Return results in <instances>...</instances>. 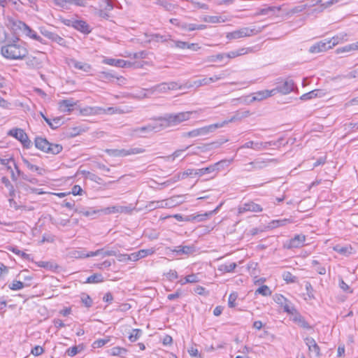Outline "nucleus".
Returning a JSON list of instances; mask_svg holds the SVG:
<instances>
[{
    "instance_id": "1",
    "label": "nucleus",
    "mask_w": 358,
    "mask_h": 358,
    "mask_svg": "<svg viewBox=\"0 0 358 358\" xmlns=\"http://www.w3.org/2000/svg\"><path fill=\"white\" fill-rule=\"evenodd\" d=\"M19 38H16L13 43L3 45L1 48V54L8 59L17 60L24 59L28 54V50L23 45L17 43Z\"/></svg>"
},
{
    "instance_id": "2",
    "label": "nucleus",
    "mask_w": 358,
    "mask_h": 358,
    "mask_svg": "<svg viewBox=\"0 0 358 358\" xmlns=\"http://www.w3.org/2000/svg\"><path fill=\"white\" fill-rule=\"evenodd\" d=\"M202 110L200 109L199 111ZM199 110L185 111L178 113L166 114L164 117H159L158 120L161 122L162 128L170 126H175L180 124L182 122L189 120L193 115L198 113Z\"/></svg>"
},
{
    "instance_id": "3",
    "label": "nucleus",
    "mask_w": 358,
    "mask_h": 358,
    "mask_svg": "<svg viewBox=\"0 0 358 358\" xmlns=\"http://www.w3.org/2000/svg\"><path fill=\"white\" fill-rule=\"evenodd\" d=\"M238 119H240V117H237V115H234L229 120H225L220 122H217L201 128L193 129L188 132H185L182 134V136L194 138L199 136H206L209 133L214 132L217 129L223 127L228 123L234 122Z\"/></svg>"
},
{
    "instance_id": "4",
    "label": "nucleus",
    "mask_w": 358,
    "mask_h": 358,
    "mask_svg": "<svg viewBox=\"0 0 358 358\" xmlns=\"http://www.w3.org/2000/svg\"><path fill=\"white\" fill-rule=\"evenodd\" d=\"M226 159L221 160L214 164L210 165L208 167L196 169L195 171V175L201 176L205 174L211 173L213 172H218L220 170L223 169L224 166H228L231 162Z\"/></svg>"
},
{
    "instance_id": "5",
    "label": "nucleus",
    "mask_w": 358,
    "mask_h": 358,
    "mask_svg": "<svg viewBox=\"0 0 358 358\" xmlns=\"http://www.w3.org/2000/svg\"><path fill=\"white\" fill-rule=\"evenodd\" d=\"M277 86L272 90H274L275 94L280 93L282 94H287L294 90L296 87L294 81L292 79L286 78L277 82Z\"/></svg>"
},
{
    "instance_id": "6",
    "label": "nucleus",
    "mask_w": 358,
    "mask_h": 358,
    "mask_svg": "<svg viewBox=\"0 0 358 358\" xmlns=\"http://www.w3.org/2000/svg\"><path fill=\"white\" fill-rule=\"evenodd\" d=\"M163 129L162 123H156L154 124H148L141 127H136L132 129L131 135L139 136V137H145V136L143 135L145 133L150 132H159Z\"/></svg>"
},
{
    "instance_id": "7",
    "label": "nucleus",
    "mask_w": 358,
    "mask_h": 358,
    "mask_svg": "<svg viewBox=\"0 0 358 358\" xmlns=\"http://www.w3.org/2000/svg\"><path fill=\"white\" fill-rule=\"evenodd\" d=\"M8 134L20 141L25 148H29L32 145L27 134L22 129H13L9 131Z\"/></svg>"
},
{
    "instance_id": "8",
    "label": "nucleus",
    "mask_w": 358,
    "mask_h": 358,
    "mask_svg": "<svg viewBox=\"0 0 358 358\" xmlns=\"http://www.w3.org/2000/svg\"><path fill=\"white\" fill-rule=\"evenodd\" d=\"M274 159L262 160L260 159H256L253 162L245 164V171L250 172L257 170H261L268 166V164L272 162H275Z\"/></svg>"
},
{
    "instance_id": "9",
    "label": "nucleus",
    "mask_w": 358,
    "mask_h": 358,
    "mask_svg": "<svg viewBox=\"0 0 358 358\" xmlns=\"http://www.w3.org/2000/svg\"><path fill=\"white\" fill-rule=\"evenodd\" d=\"M181 198L180 196H175L169 199L163 200L160 201H152L149 204L150 208H171L175 206L176 204L181 203L182 201H178V199Z\"/></svg>"
},
{
    "instance_id": "10",
    "label": "nucleus",
    "mask_w": 358,
    "mask_h": 358,
    "mask_svg": "<svg viewBox=\"0 0 358 358\" xmlns=\"http://www.w3.org/2000/svg\"><path fill=\"white\" fill-rule=\"evenodd\" d=\"M259 32L255 31V29H250L249 27H243L238 30L228 33L227 38L228 39H237L245 36H250Z\"/></svg>"
},
{
    "instance_id": "11",
    "label": "nucleus",
    "mask_w": 358,
    "mask_h": 358,
    "mask_svg": "<svg viewBox=\"0 0 358 358\" xmlns=\"http://www.w3.org/2000/svg\"><path fill=\"white\" fill-rule=\"evenodd\" d=\"M107 152L115 157H125L131 155H136L143 153L145 150L141 148H134L128 150L126 149H114V150H108Z\"/></svg>"
},
{
    "instance_id": "12",
    "label": "nucleus",
    "mask_w": 358,
    "mask_h": 358,
    "mask_svg": "<svg viewBox=\"0 0 358 358\" xmlns=\"http://www.w3.org/2000/svg\"><path fill=\"white\" fill-rule=\"evenodd\" d=\"M273 300L276 303L280 305L283 308L285 312L287 313H293L294 311H295L292 304L282 294H275L273 296Z\"/></svg>"
},
{
    "instance_id": "13",
    "label": "nucleus",
    "mask_w": 358,
    "mask_h": 358,
    "mask_svg": "<svg viewBox=\"0 0 358 358\" xmlns=\"http://www.w3.org/2000/svg\"><path fill=\"white\" fill-rule=\"evenodd\" d=\"M238 210V213H243L245 212L258 213L262 211V208L259 204L250 201L239 206Z\"/></svg>"
},
{
    "instance_id": "14",
    "label": "nucleus",
    "mask_w": 358,
    "mask_h": 358,
    "mask_svg": "<svg viewBox=\"0 0 358 358\" xmlns=\"http://www.w3.org/2000/svg\"><path fill=\"white\" fill-rule=\"evenodd\" d=\"M101 211L103 212L105 214L130 213L132 211V208L128 206H113L103 208L101 210Z\"/></svg>"
},
{
    "instance_id": "15",
    "label": "nucleus",
    "mask_w": 358,
    "mask_h": 358,
    "mask_svg": "<svg viewBox=\"0 0 358 358\" xmlns=\"http://www.w3.org/2000/svg\"><path fill=\"white\" fill-rule=\"evenodd\" d=\"M306 236L303 234L295 235L294 238H291L286 244V247L290 248H297L302 247L304 245Z\"/></svg>"
},
{
    "instance_id": "16",
    "label": "nucleus",
    "mask_w": 358,
    "mask_h": 358,
    "mask_svg": "<svg viewBox=\"0 0 358 358\" xmlns=\"http://www.w3.org/2000/svg\"><path fill=\"white\" fill-rule=\"evenodd\" d=\"M304 341L308 348L309 352L310 353H313L316 357H320L322 355L320 353V348L315 339L311 337H306Z\"/></svg>"
},
{
    "instance_id": "17",
    "label": "nucleus",
    "mask_w": 358,
    "mask_h": 358,
    "mask_svg": "<svg viewBox=\"0 0 358 358\" xmlns=\"http://www.w3.org/2000/svg\"><path fill=\"white\" fill-rule=\"evenodd\" d=\"M40 31L44 36L50 39L51 41H55L61 45H65V40L61 36H59L58 34L50 31L45 28H41Z\"/></svg>"
},
{
    "instance_id": "18",
    "label": "nucleus",
    "mask_w": 358,
    "mask_h": 358,
    "mask_svg": "<svg viewBox=\"0 0 358 358\" xmlns=\"http://www.w3.org/2000/svg\"><path fill=\"white\" fill-rule=\"evenodd\" d=\"M77 102L74 101L73 99H68L61 100L58 103L59 109L64 113H70L73 110V106L76 105Z\"/></svg>"
},
{
    "instance_id": "19",
    "label": "nucleus",
    "mask_w": 358,
    "mask_h": 358,
    "mask_svg": "<svg viewBox=\"0 0 358 358\" xmlns=\"http://www.w3.org/2000/svg\"><path fill=\"white\" fill-rule=\"evenodd\" d=\"M19 23L20 24L19 27L20 29H23L27 36H29L30 38L34 40L39 41L41 43H45L43 42V39L40 36H38L35 31L31 29L27 24L21 21H20Z\"/></svg>"
},
{
    "instance_id": "20",
    "label": "nucleus",
    "mask_w": 358,
    "mask_h": 358,
    "mask_svg": "<svg viewBox=\"0 0 358 358\" xmlns=\"http://www.w3.org/2000/svg\"><path fill=\"white\" fill-rule=\"evenodd\" d=\"M330 49V45H328L327 39H324L319 41L318 43L313 45L310 49L309 52L310 53H319L322 52L327 51Z\"/></svg>"
},
{
    "instance_id": "21",
    "label": "nucleus",
    "mask_w": 358,
    "mask_h": 358,
    "mask_svg": "<svg viewBox=\"0 0 358 358\" xmlns=\"http://www.w3.org/2000/svg\"><path fill=\"white\" fill-rule=\"evenodd\" d=\"M275 95V92L274 90H262V91H259V92H257L253 94V96L250 100V102H253V101H262L268 97H270V96H272Z\"/></svg>"
},
{
    "instance_id": "22",
    "label": "nucleus",
    "mask_w": 358,
    "mask_h": 358,
    "mask_svg": "<svg viewBox=\"0 0 358 358\" xmlns=\"http://www.w3.org/2000/svg\"><path fill=\"white\" fill-rule=\"evenodd\" d=\"M172 252L179 255H190L195 252V247L194 245H179L172 250Z\"/></svg>"
},
{
    "instance_id": "23",
    "label": "nucleus",
    "mask_w": 358,
    "mask_h": 358,
    "mask_svg": "<svg viewBox=\"0 0 358 358\" xmlns=\"http://www.w3.org/2000/svg\"><path fill=\"white\" fill-rule=\"evenodd\" d=\"M72 27L84 34L91 31L89 25L83 20H73Z\"/></svg>"
},
{
    "instance_id": "24",
    "label": "nucleus",
    "mask_w": 358,
    "mask_h": 358,
    "mask_svg": "<svg viewBox=\"0 0 358 358\" xmlns=\"http://www.w3.org/2000/svg\"><path fill=\"white\" fill-rule=\"evenodd\" d=\"M34 143L36 148L47 153L50 142L46 138L36 137Z\"/></svg>"
},
{
    "instance_id": "25",
    "label": "nucleus",
    "mask_w": 358,
    "mask_h": 358,
    "mask_svg": "<svg viewBox=\"0 0 358 358\" xmlns=\"http://www.w3.org/2000/svg\"><path fill=\"white\" fill-rule=\"evenodd\" d=\"M26 64L31 69H41L43 66L42 60L37 57H28Z\"/></svg>"
},
{
    "instance_id": "26",
    "label": "nucleus",
    "mask_w": 358,
    "mask_h": 358,
    "mask_svg": "<svg viewBox=\"0 0 358 358\" xmlns=\"http://www.w3.org/2000/svg\"><path fill=\"white\" fill-rule=\"evenodd\" d=\"M171 38V36L169 34L161 35L159 34H154L150 35V38L148 41L149 43L151 41L164 43L169 41H172Z\"/></svg>"
},
{
    "instance_id": "27",
    "label": "nucleus",
    "mask_w": 358,
    "mask_h": 358,
    "mask_svg": "<svg viewBox=\"0 0 358 358\" xmlns=\"http://www.w3.org/2000/svg\"><path fill=\"white\" fill-rule=\"evenodd\" d=\"M281 6H268L267 8H261L257 13L258 15H274L277 11L281 10Z\"/></svg>"
},
{
    "instance_id": "28",
    "label": "nucleus",
    "mask_w": 358,
    "mask_h": 358,
    "mask_svg": "<svg viewBox=\"0 0 358 358\" xmlns=\"http://www.w3.org/2000/svg\"><path fill=\"white\" fill-rule=\"evenodd\" d=\"M218 209H219V206L217 207L213 211H210L208 214L206 213L204 215H187V216L184 217V221L185 222H190V221H192V220H197L198 221H202V220H204V217H206L208 215H211V214L215 213L217 211Z\"/></svg>"
},
{
    "instance_id": "29",
    "label": "nucleus",
    "mask_w": 358,
    "mask_h": 358,
    "mask_svg": "<svg viewBox=\"0 0 358 358\" xmlns=\"http://www.w3.org/2000/svg\"><path fill=\"white\" fill-rule=\"evenodd\" d=\"M103 63L118 67H124L127 65V62L123 59H105Z\"/></svg>"
},
{
    "instance_id": "30",
    "label": "nucleus",
    "mask_w": 358,
    "mask_h": 358,
    "mask_svg": "<svg viewBox=\"0 0 358 358\" xmlns=\"http://www.w3.org/2000/svg\"><path fill=\"white\" fill-rule=\"evenodd\" d=\"M1 181L9 190V196L14 197L15 195V190L14 186L11 184L8 178L6 176H3Z\"/></svg>"
},
{
    "instance_id": "31",
    "label": "nucleus",
    "mask_w": 358,
    "mask_h": 358,
    "mask_svg": "<svg viewBox=\"0 0 358 358\" xmlns=\"http://www.w3.org/2000/svg\"><path fill=\"white\" fill-rule=\"evenodd\" d=\"M210 80H211L209 79V78H204L203 79L195 80L192 83H190L188 85L186 84L185 87L187 88L192 87H199L202 85H209L210 83Z\"/></svg>"
},
{
    "instance_id": "32",
    "label": "nucleus",
    "mask_w": 358,
    "mask_h": 358,
    "mask_svg": "<svg viewBox=\"0 0 358 358\" xmlns=\"http://www.w3.org/2000/svg\"><path fill=\"white\" fill-rule=\"evenodd\" d=\"M44 120L50 126V127L52 128V129H57L62 124L61 117H55L54 119H52V121L55 122V125L52 123V120L48 118L47 117H44Z\"/></svg>"
},
{
    "instance_id": "33",
    "label": "nucleus",
    "mask_w": 358,
    "mask_h": 358,
    "mask_svg": "<svg viewBox=\"0 0 358 358\" xmlns=\"http://www.w3.org/2000/svg\"><path fill=\"white\" fill-rule=\"evenodd\" d=\"M31 283H25L19 280H13L12 283L8 285V287L12 290H20L24 287H29Z\"/></svg>"
},
{
    "instance_id": "34",
    "label": "nucleus",
    "mask_w": 358,
    "mask_h": 358,
    "mask_svg": "<svg viewBox=\"0 0 358 358\" xmlns=\"http://www.w3.org/2000/svg\"><path fill=\"white\" fill-rule=\"evenodd\" d=\"M8 250L13 252L15 255L20 256L22 259L25 260H30V255L27 254L21 250H20L15 246H9L7 248Z\"/></svg>"
},
{
    "instance_id": "35",
    "label": "nucleus",
    "mask_w": 358,
    "mask_h": 358,
    "mask_svg": "<svg viewBox=\"0 0 358 358\" xmlns=\"http://www.w3.org/2000/svg\"><path fill=\"white\" fill-rule=\"evenodd\" d=\"M72 63L76 69L82 70L85 72H89L91 69V66L89 64L83 63L76 60H73Z\"/></svg>"
},
{
    "instance_id": "36",
    "label": "nucleus",
    "mask_w": 358,
    "mask_h": 358,
    "mask_svg": "<svg viewBox=\"0 0 358 358\" xmlns=\"http://www.w3.org/2000/svg\"><path fill=\"white\" fill-rule=\"evenodd\" d=\"M321 91L320 90H312L308 93L303 94L300 96V99L303 101L311 99L313 98L320 96Z\"/></svg>"
},
{
    "instance_id": "37",
    "label": "nucleus",
    "mask_w": 358,
    "mask_h": 358,
    "mask_svg": "<svg viewBox=\"0 0 358 358\" xmlns=\"http://www.w3.org/2000/svg\"><path fill=\"white\" fill-rule=\"evenodd\" d=\"M62 145L50 143L47 153L57 155L62 152Z\"/></svg>"
},
{
    "instance_id": "38",
    "label": "nucleus",
    "mask_w": 358,
    "mask_h": 358,
    "mask_svg": "<svg viewBox=\"0 0 358 358\" xmlns=\"http://www.w3.org/2000/svg\"><path fill=\"white\" fill-rule=\"evenodd\" d=\"M103 281V278L101 273H94L89 276L85 282L86 283H98Z\"/></svg>"
},
{
    "instance_id": "39",
    "label": "nucleus",
    "mask_w": 358,
    "mask_h": 358,
    "mask_svg": "<svg viewBox=\"0 0 358 358\" xmlns=\"http://www.w3.org/2000/svg\"><path fill=\"white\" fill-rule=\"evenodd\" d=\"M334 250L341 254V255H349L352 253V248L350 246L342 247V246L338 245H336L335 247H334Z\"/></svg>"
},
{
    "instance_id": "40",
    "label": "nucleus",
    "mask_w": 358,
    "mask_h": 358,
    "mask_svg": "<svg viewBox=\"0 0 358 358\" xmlns=\"http://www.w3.org/2000/svg\"><path fill=\"white\" fill-rule=\"evenodd\" d=\"M237 266L234 262L229 264H221L218 267V270L222 272L229 273L233 271Z\"/></svg>"
},
{
    "instance_id": "41",
    "label": "nucleus",
    "mask_w": 358,
    "mask_h": 358,
    "mask_svg": "<svg viewBox=\"0 0 358 358\" xmlns=\"http://www.w3.org/2000/svg\"><path fill=\"white\" fill-rule=\"evenodd\" d=\"M229 140L227 138H222L219 141H216L210 143L206 144L205 146L206 147V150H210L213 148H217L220 147L224 143H227Z\"/></svg>"
},
{
    "instance_id": "42",
    "label": "nucleus",
    "mask_w": 358,
    "mask_h": 358,
    "mask_svg": "<svg viewBox=\"0 0 358 358\" xmlns=\"http://www.w3.org/2000/svg\"><path fill=\"white\" fill-rule=\"evenodd\" d=\"M271 293L270 288L267 285H262L255 291L256 294H259L264 296H270Z\"/></svg>"
},
{
    "instance_id": "43",
    "label": "nucleus",
    "mask_w": 358,
    "mask_h": 358,
    "mask_svg": "<svg viewBox=\"0 0 358 358\" xmlns=\"http://www.w3.org/2000/svg\"><path fill=\"white\" fill-rule=\"evenodd\" d=\"M83 350V347L82 345H75L71 348H69L66 350V353L70 357H73Z\"/></svg>"
},
{
    "instance_id": "44",
    "label": "nucleus",
    "mask_w": 358,
    "mask_h": 358,
    "mask_svg": "<svg viewBox=\"0 0 358 358\" xmlns=\"http://www.w3.org/2000/svg\"><path fill=\"white\" fill-rule=\"evenodd\" d=\"M69 257L71 258H85V250H73L69 252Z\"/></svg>"
},
{
    "instance_id": "45",
    "label": "nucleus",
    "mask_w": 358,
    "mask_h": 358,
    "mask_svg": "<svg viewBox=\"0 0 358 358\" xmlns=\"http://www.w3.org/2000/svg\"><path fill=\"white\" fill-rule=\"evenodd\" d=\"M230 75L229 72L228 71V70H225V71H223L222 72H220L219 74L217 75H215L213 77H210L209 78V79H210V83H213V82H215L217 80H219L220 79H222V78H227Z\"/></svg>"
},
{
    "instance_id": "46",
    "label": "nucleus",
    "mask_w": 358,
    "mask_h": 358,
    "mask_svg": "<svg viewBox=\"0 0 358 358\" xmlns=\"http://www.w3.org/2000/svg\"><path fill=\"white\" fill-rule=\"evenodd\" d=\"M311 264H312L313 266L315 267L316 271L320 275H324L326 273V268H325V267L323 266H321L318 261L313 260Z\"/></svg>"
},
{
    "instance_id": "47",
    "label": "nucleus",
    "mask_w": 358,
    "mask_h": 358,
    "mask_svg": "<svg viewBox=\"0 0 358 358\" xmlns=\"http://www.w3.org/2000/svg\"><path fill=\"white\" fill-rule=\"evenodd\" d=\"M142 334V331L139 329H134L129 336L131 342H135Z\"/></svg>"
},
{
    "instance_id": "48",
    "label": "nucleus",
    "mask_w": 358,
    "mask_h": 358,
    "mask_svg": "<svg viewBox=\"0 0 358 358\" xmlns=\"http://www.w3.org/2000/svg\"><path fill=\"white\" fill-rule=\"evenodd\" d=\"M127 352V350L120 347H115L110 350V355L113 356H123Z\"/></svg>"
},
{
    "instance_id": "49",
    "label": "nucleus",
    "mask_w": 358,
    "mask_h": 358,
    "mask_svg": "<svg viewBox=\"0 0 358 358\" xmlns=\"http://www.w3.org/2000/svg\"><path fill=\"white\" fill-rule=\"evenodd\" d=\"M203 20L206 22L213 23V24L224 22V20H222V17L220 16H206L204 17Z\"/></svg>"
},
{
    "instance_id": "50",
    "label": "nucleus",
    "mask_w": 358,
    "mask_h": 358,
    "mask_svg": "<svg viewBox=\"0 0 358 358\" xmlns=\"http://www.w3.org/2000/svg\"><path fill=\"white\" fill-rule=\"evenodd\" d=\"M181 179V175L180 173H178L171 178L170 179L166 180L165 182H162L161 185L163 186H169L178 181H179Z\"/></svg>"
},
{
    "instance_id": "51",
    "label": "nucleus",
    "mask_w": 358,
    "mask_h": 358,
    "mask_svg": "<svg viewBox=\"0 0 358 358\" xmlns=\"http://www.w3.org/2000/svg\"><path fill=\"white\" fill-rule=\"evenodd\" d=\"M85 177L88 179H90V180L92 181H94L98 184H101L102 183V178H101L100 177H99L97 175L92 173V172H90V171H87L86 173H85Z\"/></svg>"
},
{
    "instance_id": "52",
    "label": "nucleus",
    "mask_w": 358,
    "mask_h": 358,
    "mask_svg": "<svg viewBox=\"0 0 358 358\" xmlns=\"http://www.w3.org/2000/svg\"><path fill=\"white\" fill-rule=\"evenodd\" d=\"M155 252V250L154 248H150V249H143L138 250L137 252L138 254V256L140 259L145 257L148 255H151L154 254Z\"/></svg>"
},
{
    "instance_id": "53",
    "label": "nucleus",
    "mask_w": 358,
    "mask_h": 358,
    "mask_svg": "<svg viewBox=\"0 0 358 358\" xmlns=\"http://www.w3.org/2000/svg\"><path fill=\"white\" fill-rule=\"evenodd\" d=\"M282 278L288 283H292L296 281V277L293 275L289 271H285L282 273Z\"/></svg>"
},
{
    "instance_id": "54",
    "label": "nucleus",
    "mask_w": 358,
    "mask_h": 358,
    "mask_svg": "<svg viewBox=\"0 0 358 358\" xmlns=\"http://www.w3.org/2000/svg\"><path fill=\"white\" fill-rule=\"evenodd\" d=\"M287 222H289V220L287 219L273 220L269 224V227L271 228H276L280 226H283Z\"/></svg>"
},
{
    "instance_id": "55",
    "label": "nucleus",
    "mask_w": 358,
    "mask_h": 358,
    "mask_svg": "<svg viewBox=\"0 0 358 358\" xmlns=\"http://www.w3.org/2000/svg\"><path fill=\"white\" fill-rule=\"evenodd\" d=\"M75 211L78 212L80 214L83 215L85 217H89V216L96 214V213L99 212L100 210H92V209H89V210L81 209V210H78V209H76Z\"/></svg>"
},
{
    "instance_id": "56",
    "label": "nucleus",
    "mask_w": 358,
    "mask_h": 358,
    "mask_svg": "<svg viewBox=\"0 0 358 358\" xmlns=\"http://www.w3.org/2000/svg\"><path fill=\"white\" fill-rule=\"evenodd\" d=\"M199 282L198 276L195 274L188 275L185 278V282H181V284L193 283Z\"/></svg>"
},
{
    "instance_id": "57",
    "label": "nucleus",
    "mask_w": 358,
    "mask_h": 358,
    "mask_svg": "<svg viewBox=\"0 0 358 358\" xmlns=\"http://www.w3.org/2000/svg\"><path fill=\"white\" fill-rule=\"evenodd\" d=\"M50 221H51L52 224H55V225L59 224V225H62L63 227L66 226L70 222V220L69 219L56 220V219L51 218Z\"/></svg>"
},
{
    "instance_id": "58",
    "label": "nucleus",
    "mask_w": 358,
    "mask_h": 358,
    "mask_svg": "<svg viewBox=\"0 0 358 358\" xmlns=\"http://www.w3.org/2000/svg\"><path fill=\"white\" fill-rule=\"evenodd\" d=\"M238 297V294L236 292H233L229 294V299H228V305L230 308H234L236 306V300Z\"/></svg>"
},
{
    "instance_id": "59",
    "label": "nucleus",
    "mask_w": 358,
    "mask_h": 358,
    "mask_svg": "<svg viewBox=\"0 0 358 358\" xmlns=\"http://www.w3.org/2000/svg\"><path fill=\"white\" fill-rule=\"evenodd\" d=\"M81 301L84 303V305L87 308L91 307L92 305V299L87 294H83L81 297Z\"/></svg>"
},
{
    "instance_id": "60",
    "label": "nucleus",
    "mask_w": 358,
    "mask_h": 358,
    "mask_svg": "<svg viewBox=\"0 0 358 358\" xmlns=\"http://www.w3.org/2000/svg\"><path fill=\"white\" fill-rule=\"evenodd\" d=\"M341 38V37L336 36H333L330 39H327L328 45H330V49L332 48L334 46L336 45L337 44H338Z\"/></svg>"
},
{
    "instance_id": "61",
    "label": "nucleus",
    "mask_w": 358,
    "mask_h": 358,
    "mask_svg": "<svg viewBox=\"0 0 358 358\" xmlns=\"http://www.w3.org/2000/svg\"><path fill=\"white\" fill-rule=\"evenodd\" d=\"M167 83H162L159 85H157L154 87L155 91H158L159 92H166L169 90L167 89Z\"/></svg>"
},
{
    "instance_id": "62",
    "label": "nucleus",
    "mask_w": 358,
    "mask_h": 358,
    "mask_svg": "<svg viewBox=\"0 0 358 358\" xmlns=\"http://www.w3.org/2000/svg\"><path fill=\"white\" fill-rule=\"evenodd\" d=\"M130 57L132 56L134 59H144L148 56V52L145 50H142L138 52H134L132 55H129Z\"/></svg>"
},
{
    "instance_id": "63",
    "label": "nucleus",
    "mask_w": 358,
    "mask_h": 358,
    "mask_svg": "<svg viewBox=\"0 0 358 358\" xmlns=\"http://www.w3.org/2000/svg\"><path fill=\"white\" fill-rule=\"evenodd\" d=\"M157 4L162 6L166 10H171L173 8V5L167 1H158L157 2Z\"/></svg>"
},
{
    "instance_id": "64",
    "label": "nucleus",
    "mask_w": 358,
    "mask_h": 358,
    "mask_svg": "<svg viewBox=\"0 0 358 358\" xmlns=\"http://www.w3.org/2000/svg\"><path fill=\"white\" fill-rule=\"evenodd\" d=\"M44 352V349L40 345H36L31 349V353L34 356H39Z\"/></svg>"
}]
</instances>
